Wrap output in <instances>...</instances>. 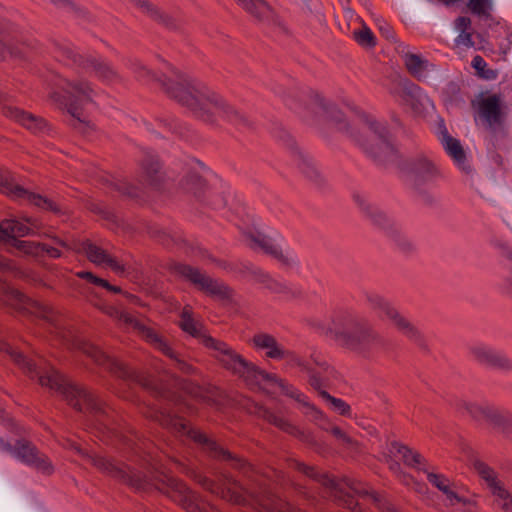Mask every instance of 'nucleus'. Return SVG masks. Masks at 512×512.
<instances>
[{
    "label": "nucleus",
    "instance_id": "obj_1",
    "mask_svg": "<svg viewBox=\"0 0 512 512\" xmlns=\"http://www.w3.org/2000/svg\"><path fill=\"white\" fill-rule=\"evenodd\" d=\"M167 95L187 106L203 121L216 123L220 117L237 127H246V116L227 104L222 97L206 86L190 81L184 74L170 67V76L159 80Z\"/></svg>",
    "mask_w": 512,
    "mask_h": 512
},
{
    "label": "nucleus",
    "instance_id": "obj_2",
    "mask_svg": "<svg viewBox=\"0 0 512 512\" xmlns=\"http://www.w3.org/2000/svg\"><path fill=\"white\" fill-rule=\"evenodd\" d=\"M0 351L9 354L11 359L31 378L37 377L41 386L61 394L78 411H89L97 416L107 414V407L101 400L86 389L68 383L53 368L46 371L38 370L31 360L3 340H0Z\"/></svg>",
    "mask_w": 512,
    "mask_h": 512
},
{
    "label": "nucleus",
    "instance_id": "obj_3",
    "mask_svg": "<svg viewBox=\"0 0 512 512\" xmlns=\"http://www.w3.org/2000/svg\"><path fill=\"white\" fill-rule=\"evenodd\" d=\"M315 106L325 118L334 121L339 130L349 133L364 151L375 159L388 156L393 152V146L385 125L370 119L368 116H363L358 135L354 131H349L348 125L342 121L341 112L334 105L317 96Z\"/></svg>",
    "mask_w": 512,
    "mask_h": 512
},
{
    "label": "nucleus",
    "instance_id": "obj_4",
    "mask_svg": "<svg viewBox=\"0 0 512 512\" xmlns=\"http://www.w3.org/2000/svg\"><path fill=\"white\" fill-rule=\"evenodd\" d=\"M333 323L337 341L353 352L367 356L386 348L381 334L372 326L361 323L351 312H339Z\"/></svg>",
    "mask_w": 512,
    "mask_h": 512
},
{
    "label": "nucleus",
    "instance_id": "obj_5",
    "mask_svg": "<svg viewBox=\"0 0 512 512\" xmlns=\"http://www.w3.org/2000/svg\"><path fill=\"white\" fill-rule=\"evenodd\" d=\"M205 347L213 351L212 356L223 368L242 378L249 386H260L264 382H269L277 384L289 393L284 380L278 378L276 374L267 373L252 362L247 361L227 343L215 338H206ZM290 395L296 397L293 392H290Z\"/></svg>",
    "mask_w": 512,
    "mask_h": 512
},
{
    "label": "nucleus",
    "instance_id": "obj_6",
    "mask_svg": "<svg viewBox=\"0 0 512 512\" xmlns=\"http://www.w3.org/2000/svg\"><path fill=\"white\" fill-rule=\"evenodd\" d=\"M289 467L319 482L328 490L329 495L338 501L340 505H343L353 512H362L358 502H356L353 495L347 491L349 490L359 495H368V490L362 483L351 478H344L341 481H337L328 474L318 471L315 467L308 466L295 459L289 460Z\"/></svg>",
    "mask_w": 512,
    "mask_h": 512
},
{
    "label": "nucleus",
    "instance_id": "obj_7",
    "mask_svg": "<svg viewBox=\"0 0 512 512\" xmlns=\"http://www.w3.org/2000/svg\"><path fill=\"white\" fill-rule=\"evenodd\" d=\"M366 303L379 319L389 322L400 334L416 343L422 345L424 338L419 328L402 314L395 305L385 297L368 292L365 294Z\"/></svg>",
    "mask_w": 512,
    "mask_h": 512
},
{
    "label": "nucleus",
    "instance_id": "obj_8",
    "mask_svg": "<svg viewBox=\"0 0 512 512\" xmlns=\"http://www.w3.org/2000/svg\"><path fill=\"white\" fill-rule=\"evenodd\" d=\"M23 220L24 222L16 219L3 220L0 223V239L9 242L12 247L25 255L42 256L45 244L17 239V237L37 234L42 227L41 222L32 217H26Z\"/></svg>",
    "mask_w": 512,
    "mask_h": 512
},
{
    "label": "nucleus",
    "instance_id": "obj_9",
    "mask_svg": "<svg viewBox=\"0 0 512 512\" xmlns=\"http://www.w3.org/2000/svg\"><path fill=\"white\" fill-rule=\"evenodd\" d=\"M149 417L175 433L189 436L195 442L203 445L212 457L223 460H232L235 468L243 469L246 466L244 461L232 456L230 452L224 450L216 442L210 440L205 434L189 428L188 423L184 419L171 415L165 411H156L150 414Z\"/></svg>",
    "mask_w": 512,
    "mask_h": 512
},
{
    "label": "nucleus",
    "instance_id": "obj_10",
    "mask_svg": "<svg viewBox=\"0 0 512 512\" xmlns=\"http://www.w3.org/2000/svg\"><path fill=\"white\" fill-rule=\"evenodd\" d=\"M61 89L63 96L60 104L71 115V126L81 133H86L88 128H90V123L81 119L79 110L87 103L93 101L96 91L89 82L81 79L64 80Z\"/></svg>",
    "mask_w": 512,
    "mask_h": 512
},
{
    "label": "nucleus",
    "instance_id": "obj_11",
    "mask_svg": "<svg viewBox=\"0 0 512 512\" xmlns=\"http://www.w3.org/2000/svg\"><path fill=\"white\" fill-rule=\"evenodd\" d=\"M212 173L198 161L193 162L181 180V187L184 191L193 194L199 201L211 205L214 209L225 207L226 200L223 196L212 193L209 182Z\"/></svg>",
    "mask_w": 512,
    "mask_h": 512
},
{
    "label": "nucleus",
    "instance_id": "obj_12",
    "mask_svg": "<svg viewBox=\"0 0 512 512\" xmlns=\"http://www.w3.org/2000/svg\"><path fill=\"white\" fill-rule=\"evenodd\" d=\"M18 35L17 27L0 17V60H30L38 53L39 45L36 40H20Z\"/></svg>",
    "mask_w": 512,
    "mask_h": 512
},
{
    "label": "nucleus",
    "instance_id": "obj_13",
    "mask_svg": "<svg viewBox=\"0 0 512 512\" xmlns=\"http://www.w3.org/2000/svg\"><path fill=\"white\" fill-rule=\"evenodd\" d=\"M55 57L67 65H77L87 73L94 75L103 82H114L118 79L117 72L110 64L102 59L94 57H84L78 54L74 47L69 44H56Z\"/></svg>",
    "mask_w": 512,
    "mask_h": 512
},
{
    "label": "nucleus",
    "instance_id": "obj_14",
    "mask_svg": "<svg viewBox=\"0 0 512 512\" xmlns=\"http://www.w3.org/2000/svg\"><path fill=\"white\" fill-rule=\"evenodd\" d=\"M457 409L466 413L475 421L486 423L493 429L512 437V415L486 402L459 401Z\"/></svg>",
    "mask_w": 512,
    "mask_h": 512
},
{
    "label": "nucleus",
    "instance_id": "obj_15",
    "mask_svg": "<svg viewBox=\"0 0 512 512\" xmlns=\"http://www.w3.org/2000/svg\"><path fill=\"white\" fill-rule=\"evenodd\" d=\"M356 201L364 215L383 229L402 252L409 253L414 250V243L378 207L360 197H356Z\"/></svg>",
    "mask_w": 512,
    "mask_h": 512
},
{
    "label": "nucleus",
    "instance_id": "obj_16",
    "mask_svg": "<svg viewBox=\"0 0 512 512\" xmlns=\"http://www.w3.org/2000/svg\"><path fill=\"white\" fill-rule=\"evenodd\" d=\"M0 191L17 199H25L43 210L60 212L58 205L51 199L30 192L15 182L14 176L7 170L0 169Z\"/></svg>",
    "mask_w": 512,
    "mask_h": 512
},
{
    "label": "nucleus",
    "instance_id": "obj_17",
    "mask_svg": "<svg viewBox=\"0 0 512 512\" xmlns=\"http://www.w3.org/2000/svg\"><path fill=\"white\" fill-rule=\"evenodd\" d=\"M442 174L437 165L425 156L412 159L409 163V180L419 192L434 186Z\"/></svg>",
    "mask_w": 512,
    "mask_h": 512
},
{
    "label": "nucleus",
    "instance_id": "obj_18",
    "mask_svg": "<svg viewBox=\"0 0 512 512\" xmlns=\"http://www.w3.org/2000/svg\"><path fill=\"white\" fill-rule=\"evenodd\" d=\"M173 270L176 274L188 279L210 296L225 299L230 296L231 290L223 282L215 280L196 268L185 264H175Z\"/></svg>",
    "mask_w": 512,
    "mask_h": 512
},
{
    "label": "nucleus",
    "instance_id": "obj_19",
    "mask_svg": "<svg viewBox=\"0 0 512 512\" xmlns=\"http://www.w3.org/2000/svg\"><path fill=\"white\" fill-rule=\"evenodd\" d=\"M11 454L21 462L32 466L43 473L50 474L53 471L48 458L44 454L40 453L37 448L28 441H17Z\"/></svg>",
    "mask_w": 512,
    "mask_h": 512
},
{
    "label": "nucleus",
    "instance_id": "obj_20",
    "mask_svg": "<svg viewBox=\"0 0 512 512\" xmlns=\"http://www.w3.org/2000/svg\"><path fill=\"white\" fill-rule=\"evenodd\" d=\"M307 362L308 366H305V372L309 375V384L315 390L325 387L335 377L333 367L321 354L313 353Z\"/></svg>",
    "mask_w": 512,
    "mask_h": 512
},
{
    "label": "nucleus",
    "instance_id": "obj_21",
    "mask_svg": "<svg viewBox=\"0 0 512 512\" xmlns=\"http://www.w3.org/2000/svg\"><path fill=\"white\" fill-rule=\"evenodd\" d=\"M196 477L205 489L229 502L240 504L244 500L241 486L231 477L225 476L221 484H216L205 476L198 475Z\"/></svg>",
    "mask_w": 512,
    "mask_h": 512
},
{
    "label": "nucleus",
    "instance_id": "obj_22",
    "mask_svg": "<svg viewBox=\"0 0 512 512\" xmlns=\"http://www.w3.org/2000/svg\"><path fill=\"white\" fill-rule=\"evenodd\" d=\"M243 238L251 249L268 254L283 263H288L289 259L281 247L267 235L259 231H246L243 233Z\"/></svg>",
    "mask_w": 512,
    "mask_h": 512
},
{
    "label": "nucleus",
    "instance_id": "obj_23",
    "mask_svg": "<svg viewBox=\"0 0 512 512\" xmlns=\"http://www.w3.org/2000/svg\"><path fill=\"white\" fill-rule=\"evenodd\" d=\"M171 490L167 491L168 496L187 512H207L206 504L198 501L195 493L190 491L184 483L176 479H170Z\"/></svg>",
    "mask_w": 512,
    "mask_h": 512
},
{
    "label": "nucleus",
    "instance_id": "obj_24",
    "mask_svg": "<svg viewBox=\"0 0 512 512\" xmlns=\"http://www.w3.org/2000/svg\"><path fill=\"white\" fill-rule=\"evenodd\" d=\"M103 312L117 321L134 329L146 342L159 343L156 338V330L136 319L131 314L118 310L113 306H104Z\"/></svg>",
    "mask_w": 512,
    "mask_h": 512
},
{
    "label": "nucleus",
    "instance_id": "obj_25",
    "mask_svg": "<svg viewBox=\"0 0 512 512\" xmlns=\"http://www.w3.org/2000/svg\"><path fill=\"white\" fill-rule=\"evenodd\" d=\"M472 357L482 365L502 369L511 370L512 361L500 351L489 346L477 344L470 349Z\"/></svg>",
    "mask_w": 512,
    "mask_h": 512
},
{
    "label": "nucleus",
    "instance_id": "obj_26",
    "mask_svg": "<svg viewBox=\"0 0 512 512\" xmlns=\"http://www.w3.org/2000/svg\"><path fill=\"white\" fill-rule=\"evenodd\" d=\"M3 114L33 133H42L47 128V123L43 118L15 106H4Z\"/></svg>",
    "mask_w": 512,
    "mask_h": 512
},
{
    "label": "nucleus",
    "instance_id": "obj_27",
    "mask_svg": "<svg viewBox=\"0 0 512 512\" xmlns=\"http://www.w3.org/2000/svg\"><path fill=\"white\" fill-rule=\"evenodd\" d=\"M81 250L84 252L87 259L93 264L98 266H108L116 273L124 272V266L96 244L90 241H85L82 243Z\"/></svg>",
    "mask_w": 512,
    "mask_h": 512
},
{
    "label": "nucleus",
    "instance_id": "obj_28",
    "mask_svg": "<svg viewBox=\"0 0 512 512\" xmlns=\"http://www.w3.org/2000/svg\"><path fill=\"white\" fill-rule=\"evenodd\" d=\"M252 342L257 350L265 351L266 357L270 359L280 360L290 355V351L286 350L273 335L258 333L254 335Z\"/></svg>",
    "mask_w": 512,
    "mask_h": 512
},
{
    "label": "nucleus",
    "instance_id": "obj_29",
    "mask_svg": "<svg viewBox=\"0 0 512 512\" xmlns=\"http://www.w3.org/2000/svg\"><path fill=\"white\" fill-rule=\"evenodd\" d=\"M71 345L74 348L81 350L87 356L91 357L97 364L107 367L111 370H123L122 364L106 355L98 347L93 344L80 339L72 340Z\"/></svg>",
    "mask_w": 512,
    "mask_h": 512
},
{
    "label": "nucleus",
    "instance_id": "obj_30",
    "mask_svg": "<svg viewBox=\"0 0 512 512\" xmlns=\"http://www.w3.org/2000/svg\"><path fill=\"white\" fill-rule=\"evenodd\" d=\"M478 114L488 127L499 124L501 122L499 96L494 94L481 99L478 103Z\"/></svg>",
    "mask_w": 512,
    "mask_h": 512
},
{
    "label": "nucleus",
    "instance_id": "obj_31",
    "mask_svg": "<svg viewBox=\"0 0 512 512\" xmlns=\"http://www.w3.org/2000/svg\"><path fill=\"white\" fill-rule=\"evenodd\" d=\"M404 65L407 71L418 80H425L429 71L434 69V65L427 59L422 58L418 54L405 53L403 55Z\"/></svg>",
    "mask_w": 512,
    "mask_h": 512
},
{
    "label": "nucleus",
    "instance_id": "obj_32",
    "mask_svg": "<svg viewBox=\"0 0 512 512\" xmlns=\"http://www.w3.org/2000/svg\"><path fill=\"white\" fill-rule=\"evenodd\" d=\"M399 98L415 112L421 111L424 102H430L429 98L422 94L421 89L417 85L408 81L403 83L399 91Z\"/></svg>",
    "mask_w": 512,
    "mask_h": 512
},
{
    "label": "nucleus",
    "instance_id": "obj_33",
    "mask_svg": "<svg viewBox=\"0 0 512 512\" xmlns=\"http://www.w3.org/2000/svg\"><path fill=\"white\" fill-rule=\"evenodd\" d=\"M440 140L447 154L461 169L466 170V155L460 141L449 135L445 127L441 130Z\"/></svg>",
    "mask_w": 512,
    "mask_h": 512
},
{
    "label": "nucleus",
    "instance_id": "obj_34",
    "mask_svg": "<svg viewBox=\"0 0 512 512\" xmlns=\"http://www.w3.org/2000/svg\"><path fill=\"white\" fill-rule=\"evenodd\" d=\"M237 4L258 22L272 19L273 9L265 0H235Z\"/></svg>",
    "mask_w": 512,
    "mask_h": 512
},
{
    "label": "nucleus",
    "instance_id": "obj_35",
    "mask_svg": "<svg viewBox=\"0 0 512 512\" xmlns=\"http://www.w3.org/2000/svg\"><path fill=\"white\" fill-rule=\"evenodd\" d=\"M180 327L183 331L190 334L191 336L197 338L199 342L205 346L206 338H213L210 336L202 323L193 319L191 310L188 307H185L181 313V318L179 322Z\"/></svg>",
    "mask_w": 512,
    "mask_h": 512
},
{
    "label": "nucleus",
    "instance_id": "obj_36",
    "mask_svg": "<svg viewBox=\"0 0 512 512\" xmlns=\"http://www.w3.org/2000/svg\"><path fill=\"white\" fill-rule=\"evenodd\" d=\"M261 512H302L271 492H264L257 498Z\"/></svg>",
    "mask_w": 512,
    "mask_h": 512
},
{
    "label": "nucleus",
    "instance_id": "obj_37",
    "mask_svg": "<svg viewBox=\"0 0 512 512\" xmlns=\"http://www.w3.org/2000/svg\"><path fill=\"white\" fill-rule=\"evenodd\" d=\"M268 290L285 301L302 299L305 295L303 289L298 285L278 279H273Z\"/></svg>",
    "mask_w": 512,
    "mask_h": 512
},
{
    "label": "nucleus",
    "instance_id": "obj_38",
    "mask_svg": "<svg viewBox=\"0 0 512 512\" xmlns=\"http://www.w3.org/2000/svg\"><path fill=\"white\" fill-rule=\"evenodd\" d=\"M92 464L104 473L111 475L119 480L127 481L131 485H135L132 476L128 474L123 467L116 465L114 462L102 456H95L91 458Z\"/></svg>",
    "mask_w": 512,
    "mask_h": 512
},
{
    "label": "nucleus",
    "instance_id": "obj_39",
    "mask_svg": "<svg viewBox=\"0 0 512 512\" xmlns=\"http://www.w3.org/2000/svg\"><path fill=\"white\" fill-rule=\"evenodd\" d=\"M141 181L147 186H157L161 179L160 164L154 156L147 157L141 164Z\"/></svg>",
    "mask_w": 512,
    "mask_h": 512
},
{
    "label": "nucleus",
    "instance_id": "obj_40",
    "mask_svg": "<svg viewBox=\"0 0 512 512\" xmlns=\"http://www.w3.org/2000/svg\"><path fill=\"white\" fill-rule=\"evenodd\" d=\"M156 338L159 340V343L155 342H148L150 345H152L155 349L162 352L164 355L169 357L172 361H174L175 366L186 374H191L194 371V368L192 365L188 364L186 361L181 359L178 354L167 344V342L162 338L161 335H159L156 332Z\"/></svg>",
    "mask_w": 512,
    "mask_h": 512
},
{
    "label": "nucleus",
    "instance_id": "obj_41",
    "mask_svg": "<svg viewBox=\"0 0 512 512\" xmlns=\"http://www.w3.org/2000/svg\"><path fill=\"white\" fill-rule=\"evenodd\" d=\"M472 465L490 491L503 484L495 470L484 461L475 459Z\"/></svg>",
    "mask_w": 512,
    "mask_h": 512
},
{
    "label": "nucleus",
    "instance_id": "obj_42",
    "mask_svg": "<svg viewBox=\"0 0 512 512\" xmlns=\"http://www.w3.org/2000/svg\"><path fill=\"white\" fill-rule=\"evenodd\" d=\"M259 413L266 421H268L270 424H273L282 431L295 436L300 434L299 429L282 416L263 408H261Z\"/></svg>",
    "mask_w": 512,
    "mask_h": 512
},
{
    "label": "nucleus",
    "instance_id": "obj_43",
    "mask_svg": "<svg viewBox=\"0 0 512 512\" xmlns=\"http://www.w3.org/2000/svg\"><path fill=\"white\" fill-rule=\"evenodd\" d=\"M392 448L395 450L399 455H401L403 461L405 464L416 467L420 470H424L422 467L424 458L422 455L416 451H413L409 449L408 447L401 445L399 443H392Z\"/></svg>",
    "mask_w": 512,
    "mask_h": 512
},
{
    "label": "nucleus",
    "instance_id": "obj_44",
    "mask_svg": "<svg viewBox=\"0 0 512 512\" xmlns=\"http://www.w3.org/2000/svg\"><path fill=\"white\" fill-rule=\"evenodd\" d=\"M493 496V505L502 512H512V495L504 484L490 491Z\"/></svg>",
    "mask_w": 512,
    "mask_h": 512
},
{
    "label": "nucleus",
    "instance_id": "obj_45",
    "mask_svg": "<svg viewBox=\"0 0 512 512\" xmlns=\"http://www.w3.org/2000/svg\"><path fill=\"white\" fill-rule=\"evenodd\" d=\"M320 397L329 405L330 409L335 411L336 413L342 416H350L351 415V407L350 405L340 398H336L330 395L327 391L317 390Z\"/></svg>",
    "mask_w": 512,
    "mask_h": 512
},
{
    "label": "nucleus",
    "instance_id": "obj_46",
    "mask_svg": "<svg viewBox=\"0 0 512 512\" xmlns=\"http://www.w3.org/2000/svg\"><path fill=\"white\" fill-rule=\"evenodd\" d=\"M245 271L251 277V279L261 284L264 288L269 289L270 283L273 281V277H271L267 272L262 269L253 266L252 264H247L244 266Z\"/></svg>",
    "mask_w": 512,
    "mask_h": 512
},
{
    "label": "nucleus",
    "instance_id": "obj_47",
    "mask_svg": "<svg viewBox=\"0 0 512 512\" xmlns=\"http://www.w3.org/2000/svg\"><path fill=\"white\" fill-rule=\"evenodd\" d=\"M353 36L355 41L364 48H373L376 46V38L366 25H363L359 30H354Z\"/></svg>",
    "mask_w": 512,
    "mask_h": 512
},
{
    "label": "nucleus",
    "instance_id": "obj_48",
    "mask_svg": "<svg viewBox=\"0 0 512 512\" xmlns=\"http://www.w3.org/2000/svg\"><path fill=\"white\" fill-rule=\"evenodd\" d=\"M330 433L336 439H338L342 443V445H344L347 449H350V450H353V451H356V452H359L361 450L360 449V447H361L360 443L356 439L350 437L340 427H338V426L331 427Z\"/></svg>",
    "mask_w": 512,
    "mask_h": 512
},
{
    "label": "nucleus",
    "instance_id": "obj_49",
    "mask_svg": "<svg viewBox=\"0 0 512 512\" xmlns=\"http://www.w3.org/2000/svg\"><path fill=\"white\" fill-rule=\"evenodd\" d=\"M440 491L443 492V494L446 496V501L451 506L462 504L463 506H467L469 512H472V510L475 508L474 504L464 500L457 493H455L451 489V484L447 485V488L440 489Z\"/></svg>",
    "mask_w": 512,
    "mask_h": 512
},
{
    "label": "nucleus",
    "instance_id": "obj_50",
    "mask_svg": "<svg viewBox=\"0 0 512 512\" xmlns=\"http://www.w3.org/2000/svg\"><path fill=\"white\" fill-rule=\"evenodd\" d=\"M468 7L476 15H487L492 8L490 0H469Z\"/></svg>",
    "mask_w": 512,
    "mask_h": 512
},
{
    "label": "nucleus",
    "instance_id": "obj_51",
    "mask_svg": "<svg viewBox=\"0 0 512 512\" xmlns=\"http://www.w3.org/2000/svg\"><path fill=\"white\" fill-rule=\"evenodd\" d=\"M487 66V63L483 59L482 56L476 55L472 59V67L478 72V74L485 78V79H493L496 77V74L492 70L485 71V67Z\"/></svg>",
    "mask_w": 512,
    "mask_h": 512
},
{
    "label": "nucleus",
    "instance_id": "obj_52",
    "mask_svg": "<svg viewBox=\"0 0 512 512\" xmlns=\"http://www.w3.org/2000/svg\"><path fill=\"white\" fill-rule=\"evenodd\" d=\"M427 480L439 490L447 488V485H450V480L448 478L442 474L433 472H427Z\"/></svg>",
    "mask_w": 512,
    "mask_h": 512
},
{
    "label": "nucleus",
    "instance_id": "obj_53",
    "mask_svg": "<svg viewBox=\"0 0 512 512\" xmlns=\"http://www.w3.org/2000/svg\"><path fill=\"white\" fill-rule=\"evenodd\" d=\"M76 275H77V277H79L81 279H86L87 281H89L90 283H92V284H94L96 286H101V287L108 286V281H106L105 279H102V278H99V277L95 276L91 272L80 271Z\"/></svg>",
    "mask_w": 512,
    "mask_h": 512
},
{
    "label": "nucleus",
    "instance_id": "obj_54",
    "mask_svg": "<svg viewBox=\"0 0 512 512\" xmlns=\"http://www.w3.org/2000/svg\"><path fill=\"white\" fill-rule=\"evenodd\" d=\"M455 43L458 46L473 47L472 33L470 31L459 32V35L455 38Z\"/></svg>",
    "mask_w": 512,
    "mask_h": 512
},
{
    "label": "nucleus",
    "instance_id": "obj_55",
    "mask_svg": "<svg viewBox=\"0 0 512 512\" xmlns=\"http://www.w3.org/2000/svg\"><path fill=\"white\" fill-rule=\"evenodd\" d=\"M379 30H380L381 34L387 40H390V41H395L396 40L393 28L389 24H387L385 21H383V20L379 21Z\"/></svg>",
    "mask_w": 512,
    "mask_h": 512
},
{
    "label": "nucleus",
    "instance_id": "obj_56",
    "mask_svg": "<svg viewBox=\"0 0 512 512\" xmlns=\"http://www.w3.org/2000/svg\"><path fill=\"white\" fill-rule=\"evenodd\" d=\"M454 27L458 32L470 31L471 20L468 17H458L454 21Z\"/></svg>",
    "mask_w": 512,
    "mask_h": 512
},
{
    "label": "nucleus",
    "instance_id": "obj_57",
    "mask_svg": "<svg viewBox=\"0 0 512 512\" xmlns=\"http://www.w3.org/2000/svg\"><path fill=\"white\" fill-rule=\"evenodd\" d=\"M284 359H288L291 365L300 367L303 371H305V366H308L307 361H303L301 358H299L297 355L292 353L290 351V355L288 357H285Z\"/></svg>",
    "mask_w": 512,
    "mask_h": 512
},
{
    "label": "nucleus",
    "instance_id": "obj_58",
    "mask_svg": "<svg viewBox=\"0 0 512 512\" xmlns=\"http://www.w3.org/2000/svg\"><path fill=\"white\" fill-rule=\"evenodd\" d=\"M390 469L406 484L410 480V477L400 471V465L396 462L390 464Z\"/></svg>",
    "mask_w": 512,
    "mask_h": 512
},
{
    "label": "nucleus",
    "instance_id": "obj_59",
    "mask_svg": "<svg viewBox=\"0 0 512 512\" xmlns=\"http://www.w3.org/2000/svg\"><path fill=\"white\" fill-rule=\"evenodd\" d=\"M136 72L140 78H152L154 79V75L148 70L145 66L138 64Z\"/></svg>",
    "mask_w": 512,
    "mask_h": 512
},
{
    "label": "nucleus",
    "instance_id": "obj_60",
    "mask_svg": "<svg viewBox=\"0 0 512 512\" xmlns=\"http://www.w3.org/2000/svg\"><path fill=\"white\" fill-rule=\"evenodd\" d=\"M44 253H46L47 255H49L52 258H59L61 256L60 250H58L57 248L48 246L46 244H45V248H44Z\"/></svg>",
    "mask_w": 512,
    "mask_h": 512
},
{
    "label": "nucleus",
    "instance_id": "obj_61",
    "mask_svg": "<svg viewBox=\"0 0 512 512\" xmlns=\"http://www.w3.org/2000/svg\"><path fill=\"white\" fill-rule=\"evenodd\" d=\"M39 314L41 317L47 319V320H51L52 319V311L50 308L46 307V306H41L39 307Z\"/></svg>",
    "mask_w": 512,
    "mask_h": 512
},
{
    "label": "nucleus",
    "instance_id": "obj_62",
    "mask_svg": "<svg viewBox=\"0 0 512 512\" xmlns=\"http://www.w3.org/2000/svg\"><path fill=\"white\" fill-rule=\"evenodd\" d=\"M13 447L11 444L6 443L3 439L0 438V450L8 453H12Z\"/></svg>",
    "mask_w": 512,
    "mask_h": 512
},
{
    "label": "nucleus",
    "instance_id": "obj_63",
    "mask_svg": "<svg viewBox=\"0 0 512 512\" xmlns=\"http://www.w3.org/2000/svg\"><path fill=\"white\" fill-rule=\"evenodd\" d=\"M52 3L58 5L60 7H68L70 6L69 0H51Z\"/></svg>",
    "mask_w": 512,
    "mask_h": 512
},
{
    "label": "nucleus",
    "instance_id": "obj_64",
    "mask_svg": "<svg viewBox=\"0 0 512 512\" xmlns=\"http://www.w3.org/2000/svg\"><path fill=\"white\" fill-rule=\"evenodd\" d=\"M103 288L111 291V292H114V293H120L121 292V288L118 287V286H113L111 284L108 283V286H103Z\"/></svg>",
    "mask_w": 512,
    "mask_h": 512
}]
</instances>
